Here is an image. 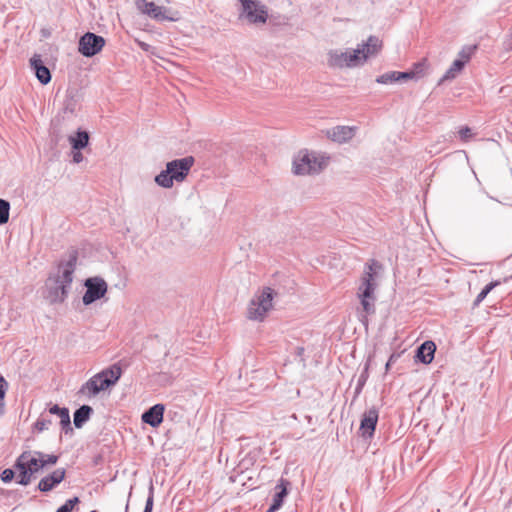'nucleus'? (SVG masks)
<instances>
[{
    "label": "nucleus",
    "mask_w": 512,
    "mask_h": 512,
    "mask_svg": "<svg viewBox=\"0 0 512 512\" xmlns=\"http://www.w3.org/2000/svg\"><path fill=\"white\" fill-rule=\"evenodd\" d=\"M128 508H129V503L127 502L126 506H125V512L128 511Z\"/></svg>",
    "instance_id": "nucleus-44"
},
{
    "label": "nucleus",
    "mask_w": 512,
    "mask_h": 512,
    "mask_svg": "<svg viewBox=\"0 0 512 512\" xmlns=\"http://www.w3.org/2000/svg\"><path fill=\"white\" fill-rule=\"evenodd\" d=\"M364 386H359V383L357 382L356 388H355V394L359 395L362 391Z\"/></svg>",
    "instance_id": "nucleus-42"
},
{
    "label": "nucleus",
    "mask_w": 512,
    "mask_h": 512,
    "mask_svg": "<svg viewBox=\"0 0 512 512\" xmlns=\"http://www.w3.org/2000/svg\"><path fill=\"white\" fill-rule=\"evenodd\" d=\"M66 471L63 468L54 470L49 475L43 477L38 483V490L41 492H49L59 485L65 479Z\"/></svg>",
    "instance_id": "nucleus-16"
},
{
    "label": "nucleus",
    "mask_w": 512,
    "mask_h": 512,
    "mask_svg": "<svg viewBox=\"0 0 512 512\" xmlns=\"http://www.w3.org/2000/svg\"><path fill=\"white\" fill-rule=\"evenodd\" d=\"M153 505H154V487L151 484L149 487V493H148V497L146 499V503H145L143 512H152Z\"/></svg>",
    "instance_id": "nucleus-34"
},
{
    "label": "nucleus",
    "mask_w": 512,
    "mask_h": 512,
    "mask_svg": "<svg viewBox=\"0 0 512 512\" xmlns=\"http://www.w3.org/2000/svg\"><path fill=\"white\" fill-rule=\"evenodd\" d=\"M499 284V281H492L489 284H487L474 300V306H478L486 298V296Z\"/></svg>",
    "instance_id": "nucleus-27"
},
{
    "label": "nucleus",
    "mask_w": 512,
    "mask_h": 512,
    "mask_svg": "<svg viewBox=\"0 0 512 512\" xmlns=\"http://www.w3.org/2000/svg\"><path fill=\"white\" fill-rule=\"evenodd\" d=\"M14 477L15 471L13 468H6L0 474V478L4 483L11 482L14 479Z\"/></svg>",
    "instance_id": "nucleus-36"
},
{
    "label": "nucleus",
    "mask_w": 512,
    "mask_h": 512,
    "mask_svg": "<svg viewBox=\"0 0 512 512\" xmlns=\"http://www.w3.org/2000/svg\"><path fill=\"white\" fill-rule=\"evenodd\" d=\"M459 137L462 141L466 142L472 138V130L468 126L461 127L458 131Z\"/></svg>",
    "instance_id": "nucleus-37"
},
{
    "label": "nucleus",
    "mask_w": 512,
    "mask_h": 512,
    "mask_svg": "<svg viewBox=\"0 0 512 512\" xmlns=\"http://www.w3.org/2000/svg\"><path fill=\"white\" fill-rule=\"evenodd\" d=\"M297 350H298V355H301L304 351V348L299 347V348H297Z\"/></svg>",
    "instance_id": "nucleus-43"
},
{
    "label": "nucleus",
    "mask_w": 512,
    "mask_h": 512,
    "mask_svg": "<svg viewBox=\"0 0 512 512\" xmlns=\"http://www.w3.org/2000/svg\"><path fill=\"white\" fill-rule=\"evenodd\" d=\"M165 406L163 404H155L148 408L141 415L143 423L150 425L153 428H157L163 422Z\"/></svg>",
    "instance_id": "nucleus-14"
},
{
    "label": "nucleus",
    "mask_w": 512,
    "mask_h": 512,
    "mask_svg": "<svg viewBox=\"0 0 512 512\" xmlns=\"http://www.w3.org/2000/svg\"><path fill=\"white\" fill-rule=\"evenodd\" d=\"M241 7L239 19H245L249 24H265L268 19V9L259 0H239Z\"/></svg>",
    "instance_id": "nucleus-6"
},
{
    "label": "nucleus",
    "mask_w": 512,
    "mask_h": 512,
    "mask_svg": "<svg viewBox=\"0 0 512 512\" xmlns=\"http://www.w3.org/2000/svg\"><path fill=\"white\" fill-rule=\"evenodd\" d=\"M69 289L70 288L66 287L65 284H63V283L56 284L53 281V285L52 286H49V284L47 283L46 298L51 303L63 302L66 299L67 295H68Z\"/></svg>",
    "instance_id": "nucleus-20"
},
{
    "label": "nucleus",
    "mask_w": 512,
    "mask_h": 512,
    "mask_svg": "<svg viewBox=\"0 0 512 512\" xmlns=\"http://www.w3.org/2000/svg\"><path fill=\"white\" fill-rule=\"evenodd\" d=\"M398 358H399V354H395V353H393V354L389 357V359H388V361H387V363H386V365H385V370H386V372H388V371L390 370L391 365H393V363H395V362L397 361V359H398Z\"/></svg>",
    "instance_id": "nucleus-41"
},
{
    "label": "nucleus",
    "mask_w": 512,
    "mask_h": 512,
    "mask_svg": "<svg viewBox=\"0 0 512 512\" xmlns=\"http://www.w3.org/2000/svg\"><path fill=\"white\" fill-rule=\"evenodd\" d=\"M328 136L336 142L342 143L354 136V128L349 126H336L328 131Z\"/></svg>",
    "instance_id": "nucleus-21"
},
{
    "label": "nucleus",
    "mask_w": 512,
    "mask_h": 512,
    "mask_svg": "<svg viewBox=\"0 0 512 512\" xmlns=\"http://www.w3.org/2000/svg\"><path fill=\"white\" fill-rule=\"evenodd\" d=\"M49 413L52 415H57L60 418V426L65 434L73 433L70 413L67 407H60L59 405L54 404L49 408Z\"/></svg>",
    "instance_id": "nucleus-18"
},
{
    "label": "nucleus",
    "mask_w": 512,
    "mask_h": 512,
    "mask_svg": "<svg viewBox=\"0 0 512 512\" xmlns=\"http://www.w3.org/2000/svg\"><path fill=\"white\" fill-rule=\"evenodd\" d=\"M35 454L38 456V458L33 456V460H31L32 461L31 464L34 466H37L39 471L42 468H44L45 466L56 464L58 461L57 455H53V454L47 455L42 452H35Z\"/></svg>",
    "instance_id": "nucleus-25"
},
{
    "label": "nucleus",
    "mask_w": 512,
    "mask_h": 512,
    "mask_svg": "<svg viewBox=\"0 0 512 512\" xmlns=\"http://www.w3.org/2000/svg\"><path fill=\"white\" fill-rule=\"evenodd\" d=\"M477 49L476 45L464 46L459 52V60H465V63L469 61L474 51Z\"/></svg>",
    "instance_id": "nucleus-33"
},
{
    "label": "nucleus",
    "mask_w": 512,
    "mask_h": 512,
    "mask_svg": "<svg viewBox=\"0 0 512 512\" xmlns=\"http://www.w3.org/2000/svg\"><path fill=\"white\" fill-rule=\"evenodd\" d=\"M30 67L42 85H47L51 81V72L42 61L40 55L35 54L31 57Z\"/></svg>",
    "instance_id": "nucleus-15"
},
{
    "label": "nucleus",
    "mask_w": 512,
    "mask_h": 512,
    "mask_svg": "<svg viewBox=\"0 0 512 512\" xmlns=\"http://www.w3.org/2000/svg\"><path fill=\"white\" fill-rule=\"evenodd\" d=\"M378 417V410L375 407H372L363 413L359 427L360 435L363 438L370 439L373 437Z\"/></svg>",
    "instance_id": "nucleus-13"
},
{
    "label": "nucleus",
    "mask_w": 512,
    "mask_h": 512,
    "mask_svg": "<svg viewBox=\"0 0 512 512\" xmlns=\"http://www.w3.org/2000/svg\"><path fill=\"white\" fill-rule=\"evenodd\" d=\"M105 45V39L92 32H86L79 39L78 51L85 57H93L98 54Z\"/></svg>",
    "instance_id": "nucleus-10"
},
{
    "label": "nucleus",
    "mask_w": 512,
    "mask_h": 512,
    "mask_svg": "<svg viewBox=\"0 0 512 512\" xmlns=\"http://www.w3.org/2000/svg\"><path fill=\"white\" fill-rule=\"evenodd\" d=\"M382 41L374 35L358 45L353 51L331 50L328 53V65L333 68L356 67L370 57L376 56L382 49Z\"/></svg>",
    "instance_id": "nucleus-1"
},
{
    "label": "nucleus",
    "mask_w": 512,
    "mask_h": 512,
    "mask_svg": "<svg viewBox=\"0 0 512 512\" xmlns=\"http://www.w3.org/2000/svg\"><path fill=\"white\" fill-rule=\"evenodd\" d=\"M276 295L270 287H264L249 302L247 317L250 320L262 321L267 312L272 308V301Z\"/></svg>",
    "instance_id": "nucleus-5"
},
{
    "label": "nucleus",
    "mask_w": 512,
    "mask_h": 512,
    "mask_svg": "<svg viewBox=\"0 0 512 512\" xmlns=\"http://www.w3.org/2000/svg\"><path fill=\"white\" fill-rule=\"evenodd\" d=\"M90 135L87 131L79 128L74 135L68 137L72 150H82L89 144Z\"/></svg>",
    "instance_id": "nucleus-22"
},
{
    "label": "nucleus",
    "mask_w": 512,
    "mask_h": 512,
    "mask_svg": "<svg viewBox=\"0 0 512 512\" xmlns=\"http://www.w3.org/2000/svg\"><path fill=\"white\" fill-rule=\"evenodd\" d=\"M194 161L192 156H186L167 162L166 168L155 176V183L162 188L169 189L173 186L174 181L183 182L188 176Z\"/></svg>",
    "instance_id": "nucleus-3"
},
{
    "label": "nucleus",
    "mask_w": 512,
    "mask_h": 512,
    "mask_svg": "<svg viewBox=\"0 0 512 512\" xmlns=\"http://www.w3.org/2000/svg\"><path fill=\"white\" fill-rule=\"evenodd\" d=\"M289 486L290 482L288 480L283 478L279 480L275 486V494L273 495L272 504L266 512H276L282 507L284 500L288 495Z\"/></svg>",
    "instance_id": "nucleus-17"
},
{
    "label": "nucleus",
    "mask_w": 512,
    "mask_h": 512,
    "mask_svg": "<svg viewBox=\"0 0 512 512\" xmlns=\"http://www.w3.org/2000/svg\"><path fill=\"white\" fill-rule=\"evenodd\" d=\"M324 161L316 157L314 153L300 152L293 162V172L296 175L318 173L322 170Z\"/></svg>",
    "instance_id": "nucleus-8"
},
{
    "label": "nucleus",
    "mask_w": 512,
    "mask_h": 512,
    "mask_svg": "<svg viewBox=\"0 0 512 512\" xmlns=\"http://www.w3.org/2000/svg\"><path fill=\"white\" fill-rule=\"evenodd\" d=\"M80 503V500L78 497H73L68 499L63 505H61L56 512H72L74 507Z\"/></svg>",
    "instance_id": "nucleus-31"
},
{
    "label": "nucleus",
    "mask_w": 512,
    "mask_h": 512,
    "mask_svg": "<svg viewBox=\"0 0 512 512\" xmlns=\"http://www.w3.org/2000/svg\"><path fill=\"white\" fill-rule=\"evenodd\" d=\"M382 264L371 259L365 264L364 271L360 279L357 296L360 299L361 306L366 315L375 313V290L377 288L376 276Z\"/></svg>",
    "instance_id": "nucleus-2"
},
{
    "label": "nucleus",
    "mask_w": 512,
    "mask_h": 512,
    "mask_svg": "<svg viewBox=\"0 0 512 512\" xmlns=\"http://www.w3.org/2000/svg\"><path fill=\"white\" fill-rule=\"evenodd\" d=\"M33 456L30 451L22 452L14 463V469L19 472L17 483L22 486L30 484L35 474L39 472L37 466L31 464Z\"/></svg>",
    "instance_id": "nucleus-7"
},
{
    "label": "nucleus",
    "mask_w": 512,
    "mask_h": 512,
    "mask_svg": "<svg viewBox=\"0 0 512 512\" xmlns=\"http://www.w3.org/2000/svg\"><path fill=\"white\" fill-rule=\"evenodd\" d=\"M367 379H368V367L366 366L365 369L361 372V374L358 377L357 382L359 383V386H364L366 384Z\"/></svg>",
    "instance_id": "nucleus-39"
},
{
    "label": "nucleus",
    "mask_w": 512,
    "mask_h": 512,
    "mask_svg": "<svg viewBox=\"0 0 512 512\" xmlns=\"http://www.w3.org/2000/svg\"><path fill=\"white\" fill-rule=\"evenodd\" d=\"M72 158L73 162L78 164L83 161V155L81 153V150H72Z\"/></svg>",
    "instance_id": "nucleus-40"
},
{
    "label": "nucleus",
    "mask_w": 512,
    "mask_h": 512,
    "mask_svg": "<svg viewBox=\"0 0 512 512\" xmlns=\"http://www.w3.org/2000/svg\"><path fill=\"white\" fill-rule=\"evenodd\" d=\"M138 10L143 14L148 15L150 18L157 21H176V17L169 16L167 12L169 10L163 6H158L154 2H148L146 0H138L136 2Z\"/></svg>",
    "instance_id": "nucleus-12"
},
{
    "label": "nucleus",
    "mask_w": 512,
    "mask_h": 512,
    "mask_svg": "<svg viewBox=\"0 0 512 512\" xmlns=\"http://www.w3.org/2000/svg\"><path fill=\"white\" fill-rule=\"evenodd\" d=\"M436 345L433 341H425L417 349L415 360L423 364H430L434 359Z\"/></svg>",
    "instance_id": "nucleus-19"
},
{
    "label": "nucleus",
    "mask_w": 512,
    "mask_h": 512,
    "mask_svg": "<svg viewBox=\"0 0 512 512\" xmlns=\"http://www.w3.org/2000/svg\"><path fill=\"white\" fill-rule=\"evenodd\" d=\"M10 203L0 198V225H4L9 220Z\"/></svg>",
    "instance_id": "nucleus-28"
},
{
    "label": "nucleus",
    "mask_w": 512,
    "mask_h": 512,
    "mask_svg": "<svg viewBox=\"0 0 512 512\" xmlns=\"http://www.w3.org/2000/svg\"><path fill=\"white\" fill-rule=\"evenodd\" d=\"M8 389V382L5 380V378L0 375V408L4 406V397L6 395Z\"/></svg>",
    "instance_id": "nucleus-35"
},
{
    "label": "nucleus",
    "mask_w": 512,
    "mask_h": 512,
    "mask_svg": "<svg viewBox=\"0 0 512 512\" xmlns=\"http://www.w3.org/2000/svg\"><path fill=\"white\" fill-rule=\"evenodd\" d=\"M84 286L86 291L82 297V301L85 306H89L103 298L108 290L106 281L99 276L87 278L84 281Z\"/></svg>",
    "instance_id": "nucleus-9"
},
{
    "label": "nucleus",
    "mask_w": 512,
    "mask_h": 512,
    "mask_svg": "<svg viewBox=\"0 0 512 512\" xmlns=\"http://www.w3.org/2000/svg\"><path fill=\"white\" fill-rule=\"evenodd\" d=\"M93 414V408L89 405H82L75 410L73 414V422L76 428H82Z\"/></svg>",
    "instance_id": "nucleus-23"
},
{
    "label": "nucleus",
    "mask_w": 512,
    "mask_h": 512,
    "mask_svg": "<svg viewBox=\"0 0 512 512\" xmlns=\"http://www.w3.org/2000/svg\"><path fill=\"white\" fill-rule=\"evenodd\" d=\"M77 258H78V253H77V251L73 250L70 253L68 260L61 261L59 263V269L61 270V275L58 274L54 278L49 277L48 283L50 281H54L56 284L63 283V284H65L66 287L70 288L71 283L73 281V274L75 271Z\"/></svg>",
    "instance_id": "nucleus-11"
},
{
    "label": "nucleus",
    "mask_w": 512,
    "mask_h": 512,
    "mask_svg": "<svg viewBox=\"0 0 512 512\" xmlns=\"http://www.w3.org/2000/svg\"><path fill=\"white\" fill-rule=\"evenodd\" d=\"M428 65L426 63V60H422L420 62H417L413 65L412 69H410V72H413L415 75V79H419L425 75L426 69Z\"/></svg>",
    "instance_id": "nucleus-29"
},
{
    "label": "nucleus",
    "mask_w": 512,
    "mask_h": 512,
    "mask_svg": "<svg viewBox=\"0 0 512 512\" xmlns=\"http://www.w3.org/2000/svg\"><path fill=\"white\" fill-rule=\"evenodd\" d=\"M77 106H78L77 95L74 94L73 92L67 93V95L64 99V102H63V107H62L63 113L64 114H73L76 111Z\"/></svg>",
    "instance_id": "nucleus-26"
},
{
    "label": "nucleus",
    "mask_w": 512,
    "mask_h": 512,
    "mask_svg": "<svg viewBox=\"0 0 512 512\" xmlns=\"http://www.w3.org/2000/svg\"><path fill=\"white\" fill-rule=\"evenodd\" d=\"M376 82L379 84H389L397 82V73L396 71L384 73L376 78Z\"/></svg>",
    "instance_id": "nucleus-30"
},
{
    "label": "nucleus",
    "mask_w": 512,
    "mask_h": 512,
    "mask_svg": "<svg viewBox=\"0 0 512 512\" xmlns=\"http://www.w3.org/2000/svg\"><path fill=\"white\" fill-rule=\"evenodd\" d=\"M52 424V421L51 419L49 418H46L44 415H41L37 420L36 422L34 423V428L38 431V432H42L44 430H47L50 425Z\"/></svg>",
    "instance_id": "nucleus-32"
},
{
    "label": "nucleus",
    "mask_w": 512,
    "mask_h": 512,
    "mask_svg": "<svg viewBox=\"0 0 512 512\" xmlns=\"http://www.w3.org/2000/svg\"><path fill=\"white\" fill-rule=\"evenodd\" d=\"M121 375V366L119 364H113L85 382L80 388L79 393L86 394L89 397H94L101 391L114 386L120 379Z\"/></svg>",
    "instance_id": "nucleus-4"
},
{
    "label": "nucleus",
    "mask_w": 512,
    "mask_h": 512,
    "mask_svg": "<svg viewBox=\"0 0 512 512\" xmlns=\"http://www.w3.org/2000/svg\"><path fill=\"white\" fill-rule=\"evenodd\" d=\"M465 64V60L455 59L451 64L450 68L440 78L438 85H441L445 81L453 80L454 78H456L457 74L460 73L465 67Z\"/></svg>",
    "instance_id": "nucleus-24"
},
{
    "label": "nucleus",
    "mask_w": 512,
    "mask_h": 512,
    "mask_svg": "<svg viewBox=\"0 0 512 512\" xmlns=\"http://www.w3.org/2000/svg\"><path fill=\"white\" fill-rule=\"evenodd\" d=\"M90 512H97V511H96V510H92V511H90Z\"/></svg>",
    "instance_id": "nucleus-45"
},
{
    "label": "nucleus",
    "mask_w": 512,
    "mask_h": 512,
    "mask_svg": "<svg viewBox=\"0 0 512 512\" xmlns=\"http://www.w3.org/2000/svg\"><path fill=\"white\" fill-rule=\"evenodd\" d=\"M396 73H397V81H407L410 79H415V75H416V74H413V72H410V70L403 71V72L396 71Z\"/></svg>",
    "instance_id": "nucleus-38"
}]
</instances>
